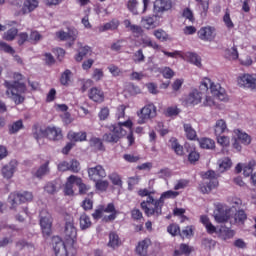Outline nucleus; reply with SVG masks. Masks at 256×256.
I'll return each mask as SVG.
<instances>
[{
  "label": "nucleus",
  "mask_w": 256,
  "mask_h": 256,
  "mask_svg": "<svg viewBox=\"0 0 256 256\" xmlns=\"http://www.w3.org/2000/svg\"><path fill=\"white\" fill-rule=\"evenodd\" d=\"M200 91H208L202 103L204 107H218V101L227 103L229 96L221 84L213 82L210 78H203L199 86Z\"/></svg>",
  "instance_id": "1"
},
{
  "label": "nucleus",
  "mask_w": 256,
  "mask_h": 256,
  "mask_svg": "<svg viewBox=\"0 0 256 256\" xmlns=\"http://www.w3.org/2000/svg\"><path fill=\"white\" fill-rule=\"evenodd\" d=\"M123 127L128 129V135L127 130ZM109 131V133L103 135V141H106V143H119V140L123 139L125 135H127L126 139L130 147L135 143V137L133 136V119H131V117H128L124 122H118L117 124L110 126Z\"/></svg>",
  "instance_id": "2"
},
{
  "label": "nucleus",
  "mask_w": 256,
  "mask_h": 256,
  "mask_svg": "<svg viewBox=\"0 0 256 256\" xmlns=\"http://www.w3.org/2000/svg\"><path fill=\"white\" fill-rule=\"evenodd\" d=\"M200 221L209 235H217L218 239H221V241H229V239H233L235 237V230L225 225L220 226L218 229L213 225V223H211V220H209V217L207 216H201Z\"/></svg>",
  "instance_id": "3"
},
{
  "label": "nucleus",
  "mask_w": 256,
  "mask_h": 256,
  "mask_svg": "<svg viewBox=\"0 0 256 256\" xmlns=\"http://www.w3.org/2000/svg\"><path fill=\"white\" fill-rule=\"evenodd\" d=\"M33 135L34 138L38 141L43 139V137H46L50 141H61V139H63V131L61 128L56 126H49L45 130L36 128Z\"/></svg>",
  "instance_id": "4"
},
{
  "label": "nucleus",
  "mask_w": 256,
  "mask_h": 256,
  "mask_svg": "<svg viewBox=\"0 0 256 256\" xmlns=\"http://www.w3.org/2000/svg\"><path fill=\"white\" fill-rule=\"evenodd\" d=\"M7 91L6 95L10 97V99H13V101L16 103V105H19L25 101V98L21 96L20 93H25V84L22 82L14 81L11 82H5Z\"/></svg>",
  "instance_id": "5"
},
{
  "label": "nucleus",
  "mask_w": 256,
  "mask_h": 256,
  "mask_svg": "<svg viewBox=\"0 0 256 256\" xmlns=\"http://www.w3.org/2000/svg\"><path fill=\"white\" fill-rule=\"evenodd\" d=\"M232 146L238 152L243 149L242 145H251V136L241 129H234L232 131Z\"/></svg>",
  "instance_id": "6"
},
{
  "label": "nucleus",
  "mask_w": 256,
  "mask_h": 256,
  "mask_svg": "<svg viewBox=\"0 0 256 256\" xmlns=\"http://www.w3.org/2000/svg\"><path fill=\"white\" fill-rule=\"evenodd\" d=\"M138 125H145L147 121L157 117V107L154 104H147L136 113Z\"/></svg>",
  "instance_id": "7"
},
{
  "label": "nucleus",
  "mask_w": 256,
  "mask_h": 256,
  "mask_svg": "<svg viewBox=\"0 0 256 256\" xmlns=\"http://www.w3.org/2000/svg\"><path fill=\"white\" fill-rule=\"evenodd\" d=\"M141 208L147 217H151L152 215H161L163 206L157 204V200L153 196H149L146 201L141 202Z\"/></svg>",
  "instance_id": "8"
},
{
  "label": "nucleus",
  "mask_w": 256,
  "mask_h": 256,
  "mask_svg": "<svg viewBox=\"0 0 256 256\" xmlns=\"http://www.w3.org/2000/svg\"><path fill=\"white\" fill-rule=\"evenodd\" d=\"M213 217L216 223H227L231 219V209L227 205L217 203L215 204Z\"/></svg>",
  "instance_id": "9"
},
{
  "label": "nucleus",
  "mask_w": 256,
  "mask_h": 256,
  "mask_svg": "<svg viewBox=\"0 0 256 256\" xmlns=\"http://www.w3.org/2000/svg\"><path fill=\"white\" fill-rule=\"evenodd\" d=\"M236 83L238 87L250 89V91H256V74H240L236 79Z\"/></svg>",
  "instance_id": "10"
},
{
  "label": "nucleus",
  "mask_w": 256,
  "mask_h": 256,
  "mask_svg": "<svg viewBox=\"0 0 256 256\" xmlns=\"http://www.w3.org/2000/svg\"><path fill=\"white\" fill-rule=\"evenodd\" d=\"M75 185L79 187V193H83V180L75 175H71L67 178L64 185L65 195H74L75 194Z\"/></svg>",
  "instance_id": "11"
},
{
  "label": "nucleus",
  "mask_w": 256,
  "mask_h": 256,
  "mask_svg": "<svg viewBox=\"0 0 256 256\" xmlns=\"http://www.w3.org/2000/svg\"><path fill=\"white\" fill-rule=\"evenodd\" d=\"M63 241L66 242L68 247H73L77 241V228L73 222H67L64 230Z\"/></svg>",
  "instance_id": "12"
},
{
  "label": "nucleus",
  "mask_w": 256,
  "mask_h": 256,
  "mask_svg": "<svg viewBox=\"0 0 256 256\" xmlns=\"http://www.w3.org/2000/svg\"><path fill=\"white\" fill-rule=\"evenodd\" d=\"M53 225V217L51 216V213L47 210H42L40 212V226L42 229L43 235H51V227Z\"/></svg>",
  "instance_id": "13"
},
{
  "label": "nucleus",
  "mask_w": 256,
  "mask_h": 256,
  "mask_svg": "<svg viewBox=\"0 0 256 256\" xmlns=\"http://www.w3.org/2000/svg\"><path fill=\"white\" fill-rule=\"evenodd\" d=\"M28 201H33V194L31 192L11 193L9 196V203H11L13 208Z\"/></svg>",
  "instance_id": "14"
},
{
  "label": "nucleus",
  "mask_w": 256,
  "mask_h": 256,
  "mask_svg": "<svg viewBox=\"0 0 256 256\" xmlns=\"http://www.w3.org/2000/svg\"><path fill=\"white\" fill-rule=\"evenodd\" d=\"M204 179H209V183L207 186H200V191L203 193H211L213 189H217L219 187V181L217 180V174L213 170H209L204 174Z\"/></svg>",
  "instance_id": "15"
},
{
  "label": "nucleus",
  "mask_w": 256,
  "mask_h": 256,
  "mask_svg": "<svg viewBox=\"0 0 256 256\" xmlns=\"http://www.w3.org/2000/svg\"><path fill=\"white\" fill-rule=\"evenodd\" d=\"M197 35L201 41L211 43V41H215V38L217 37V29L212 26H204L198 30Z\"/></svg>",
  "instance_id": "16"
},
{
  "label": "nucleus",
  "mask_w": 256,
  "mask_h": 256,
  "mask_svg": "<svg viewBox=\"0 0 256 256\" xmlns=\"http://www.w3.org/2000/svg\"><path fill=\"white\" fill-rule=\"evenodd\" d=\"M201 101H203L201 92L195 89L184 97L183 104L186 105V107H195V105H199Z\"/></svg>",
  "instance_id": "17"
},
{
  "label": "nucleus",
  "mask_w": 256,
  "mask_h": 256,
  "mask_svg": "<svg viewBox=\"0 0 256 256\" xmlns=\"http://www.w3.org/2000/svg\"><path fill=\"white\" fill-rule=\"evenodd\" d=\"M54 243V253L56 256H67L69 255V249H73V246L67 245V242L59 238H54Z\"/></svg>",
  "instance_id": "18"
},
{
  "label": "nucleus",
  "mask_w": 256,
  "mask_h": 256,
  "mask_svg": "<svg viewBox=\"0 0 256 256\" xmlns=\"http://www.w3.org/2000/svg\"><path fill=\"white\" fill-rule=\"evenodd\" d=\"M88 176L91 181H99V179H105L107 177V172L103 166L97 165L88 169Z\"/></svg>",
  "instance_id": "19"
},
{
  "label": "nucleus",
  "mask_w": 256,
  "mask_h": 256,
  "mask_svg": "<svg viewBox=\"0 0 256 256\" xmlns=\"http://www.w3.org/2000/svg\"><path fill=\"white\" fill-rule=\"evenodd\" d=\"M172 7L171 0H156L153 5V12L155 15H159V13L171 10Z\"/></svg>",
  "instance_id": "20"
},
{
  "label": "nucleus",
  "mask_w": 256,
  "mask_h": 256,
  "mask_svg": "<svg viewBox=\"0 0 256 256\" xmlns=\"http://www.w3.org/2000/svg\"><path fill=\"white\" fill-rule=\"evenodd\" d=\"M77 35L76 29H68L67 31L59 30L56 32V39H58V41H75Z\"/></svg>",
  "instance_id": "21"
},
{
  "label": "nucleus",
  "mask_w": 256,
  "mask_h": 256,
  "mask_svg": "<svg viewBox=\"0 0 256 256\" xmlns=\"http://www.w3.org/2000/svg\"><path fill=\"white\" fill-rule=\"evenodd\" d=\"M255 166H256L255 160H250L248 163H245V164L238 163L235 167L236 173H241V171H243L244 177H249V175L253 173Z\"/></svg>",
  "instance_id": "22"
},
{
  "label": "nucleus",
  "mask_w": 256,
  "mask_h": 256,
  "mask_svg": "<svg viewBox=\"0 0 256 256\" xmlns=\"http://www.w3.org/2000/svg\"><path fill=\"white\" fill-rule=\"evenodd\" d=\"M17 160H12L2 168V175L4 179H12L17 171Z\"/></svg>",
  "instance_id": "23"
},
{
  "label": "nucleus",
  "mask_w": 256,
  "mask_h": 256,
  "mask_svg": "<svg viewBox=\"0 0 256 256\" xmlns=\"http://www.w3.org/2000/svg\"><path fill=\"white\" fill-rule=\"evenodd\" d=\"M88 96L89 99H91L95 103H103V101H105V93H103V90L97 87L91 88Z\"/></svg>",
  "instance_id": "24"
},
{
  "label": "nucleus",
  "mask_w": 256,
  "mask_h": 256,
  "mask_svg": "<svg viewBox=\"0 0 256 256\" xmlns=\"http://www.w3.org/2000/svg\"><path fill=\"white\" fill-rule=\"evenodd\" d=\"M214 135H223V133L229 132L227 127V121L224 119H218L213 126Z\"/></svg>",
  "instance_id": "25"
},
{
  "label": "nucleus",
  "mask_w": 256,
  "mask_h": 256,
  "mask_svg": "<svg viewBox=\"0 0 256 256\" xmlns=\"http://www.w3.org/2000/svg\"><path fill=\"white\" fill-rule=\"evenodd\" d=\"M184 61H188V63L195 65V67H199V68L203 67V64L201 63V56L193 52H185Z\"/></svg>",
  "instance_id": "26"
},
{
  "label": "nucleus",
  "mask_w": 256,
  "mask_h": 256,
  "mask_svg": "<svg viewBox=\"0 0 256 256\" xmlns=\"http://www.w3.org/2000/svg\"><path fill=\"white\" fill-rule=\"evenodd\" d=\"M184 129V135L186 139L189 141H197L199 138H197V131L190 123H184L183 124Z\"/></svg>",
  "instance_id": "27"
},
{
  "label": "nucleus",
  "mask_w": 256,
  "mask_h": 256,
  "mask_svg": "<svg viewBox=\"0 0 256 256\" xmlns=\"http://www.w3.org/2000/svg\"><path fill=\"white\" fill-rule=\"evenodd\" d=\"M67 139H69V141H71L72 143L87 141V133L70 131L67 134Z\"/></svg>",
  "instance_id": "28"
},
{
  "label": "nucleus",
  "mask_w": 256,
  "mask_h": 256,
  "mask_svg": "<svg viewBox=\"0 0 256 256\" xmlns=\"http://www.w3.org/2000/svg\"><path fill=\"white\" fill-rule=\"evenodd\" d=\"M138 43H139L140 47H143V48L151 47L152 49H154L156 51H161V45L157 44V42H154L149 37L141 38Z\"/></svg>",
  "instance_id": "29"
},
{
  "label": "nucleus",
  "mask_w": 256,
  "mask_h": 256,
  "mask_svg": "<svg viewBox=\"0 0 256 256\" xmlns=\"http://www.w3.org/2000/svg\"><path fill=\"white\" fill-rule=\"evenodd\" d=\"M155 19H157V14L154 16L142 17L141 25L144 27V29H155V27H157V22Z\"/></svg>",
  "instance_id": "30"
},
{
  "label": "nucleus",
  "mask_w": 256,
  "mask_h": 256,
  "mask_svg": "<svg viewBox=\"0 0 256 256\" xmlns=\"http://www.w3.org/2000/svg\"><path fill=\"white\" fill-rule=\"evenodd\" d=\"M103 213H110V215L104 216V221H115L117 218V210H115L113 203H109L106 207H103Z\"/></svg>",
  "instance_id": "31"
},
{
  "label": "nucleus",
  "mask_w": 256,
  "mask_h": 256,
  "mask_svg": "<svg viewBox=\"0 0 256 256\" xmlns=\"http://www.w3.org/2000/svg\"><path fill=\"white\" fill-rule=\"evenodd\" d=\"M119 27V20H111L105 24L97 27L99 33H105V31H115Z\"/></svg>",
  "instance_id": "32"
},
{
  "label": "nucleus",
  "mask_w": 256,
  "mask_h": 256,
  "mask_svg": "<svg viewBox=\"0 0 256 256\" xmlns=\"http://www.w3.org/2000/svg\"><path fill=\"white\" fill-rule=\"evenodd\" d=\"M39 7V1L37 0H24V4L22 7L23 15L27 13H31V11H35Z\"/></svg>",
  "instance_id": "33"
},
{
  "label": "nucleus",
  "mask_w": 256,
  "mask_h": 256,
  "mask_svg": "<svg viewBox=\"0 0 256 256\" xmlns=\"http://www.w3.org/2000/svg\"><path fill=\"white\" fill-rule=\"evenodd\" d=\"M123 245V242L121 241V238H119V235L115 232H111L109 234V241H108V247H111V249H117Z\"/></svg>",
  "instance_id": "34"
},
{
  "label": "nucleus",
  "mask_w": 256,
  "mask_h": 256,
  "mask_svg": "<svg viewBox=\"0 0 256 256\" xmlns=\"http://www.w3.org/2000/svg\"><path fill=\"white\" fill-rule=\"evenodd\" d=\"M123 25L128 31L132 32L133 35H141V33H143V28L139 25L132 24L129 19L124 20Z\"/></svg>",
  "instance_id": "35"
},
{
  "label": "nucleus",
  "mask_w": 256,
  "mask_h": 256,
  "mask_svg": "<svg viewBox=\"0 0 256 256\" xmlns=\"http://www.w3.org/2000/svg\"><path fill=\"white\" fill-rule=\"evenodd\" d=\"M176 197H179V192L168 190L166 192H163L160 196V198L157 200V205L161 204L163 207V204L165 203V200L167 199H176Z\"/></svg>",
  "instance_id": "36"
},
{
  "label": "nucleus",
  "mask_w": 256,
  "mask_h": 256,
  "mask_svg": "<svg viewBox=\"0 0 256 256\" xmlns=\"http://www.w3.org/2000/svg\"><path fill=\"white\" fill-rule=\"evenodd\" d=\"M149 245H151V240L149 238L140 241L136 247V253H138V255H146Z\"/></svg>",
  "instance_id": "37"
},
{
  "label": "nucleus",
  "mask_w": 256,
  "mask_h": 256,
  "mask_svg": "<svg viewBox=\"0 0 256 256\" xmlns=\"http://www.w3.org/2000/svg\"><path fill=\"white\" fill-rule=\"evenodd\" d=\"M233 166V162L229 157L220 159L218 161V167L220 173H225V171H229V169Z\"/></svg>",
  "instance_id": "38"
},
{
  "label": "nucleus",
  "mask_w": 256,
  "mask_h": 256,
  "mask_svg": "<svg viewBox=\"0 0 256 256\" xmlns=\"http://www.w3.org/2000/svg\"><path fill=\"white\" fill-rule=\"evenodd\" d=\"M91 53V47L83 46L78 50V53L75 55V61L81 63V61H83V58L87 57V55H91Z\"/></svg>",
  "instance_id": "39"
},
{
  "label": "nucleus",
  "mask_w": 256,
  "mask_h": 256,
  "mask_svg": "<svg viewBox=\"0 0 256 256\" xmlns=\"http://www.w3.org/2000/svg\"><path fill=\"white\" fill-rule=\"evenodd\" d=\"M197 141L201 149H215V140L211 138H198Z\"/></svg>",
  "instance_id": "40"
},
{
  "label": "nucleus",
  "mask_w": 256,
  "mask_h": 256,
  "mask_svg": "<svg viewBox=\"0 0 256 256\" xmlns=\"http://www.w3.org/2000/svg\"><path fill=\"white\" fill-rule=\"evenodd\" d=\"M225 56L230 61H237V59H239V51H237V46L228 48L225 52Z\"/></svg>",
  "instance_id": "41"
},
{
  "label": "nucleus",
  "mask_w": 256,
  "mask_h": 256,
  "mask_svg": "<svg viewBox=\"0 0 256 256\" xmlns=\"http://www.w3.org/2000/svg\"><path fill=\"white\" fill-rule=\"evenodd\" d=\"M127 9L133 15H139V1H137V0H128Z\"/></svg>",
  "instance_id": "42"
},
{
  "label": "nucleus",
  "mask_w": 256,
  "mask_h": 256,
  "mask_svg": "<svg viewBox=\"0 0 256 256\" xmlns=\"http://www.w3.org/2000/svg\"><path fill=\"white\" fill-rule=\"evenodd\" d=\"M216 141L220 147H229L231 145V138L223 134L217 135Z\"/></svg>",
  "instance_id": "43"
},
{
  "label": "nucleus",
  "mask_w": 256,
  "mask_h": 256,
  "mask_svg": "<svg viewBox=\"0 0 256 256\" xmlns=\"http://www.w3.org/2000/svg\"><path fill=\"white\" fill-rule=\"evenodd\" d=\"M193 248L187 244H181L179 250L174 251V256L189 255Z\"/></svg>",
  "instance_id": "44"
},
{
  "label": "nucleus",
  "mask_w": 256,
  "mask_h": 256,
  "mask_svg": "<svg viewBox=\"0 0 256 256\" xmlns=\"http://www.w3.org/2000/svg\"><path fill=\"white\" fill-rule=\"evenodd\" d=\"M166 57L171 59H185V53L179 50H174L173 52H167L166 50H161Z\"/></svg>",
  "instance_id": "45"
},
{
  "label": "nucleus",
  "mask_w": 256,
  "mask_h": 256,
  "mask_svg": "<svg viewBox=\"0 0 256 256\" xmlns=\"http://www.w3.org/2000/svg\"><path fill=\"white\" fill-rule=\"evenodd\" d=\"M170 147L173 149L176 155H183V146H181L175 138L170 139Z\"/></svg>",
  "instance_id": "46"
},
{
  "label": "nucleus",
  "mask_w": 256,
  "mask_h": 256,
  "mask_svg": "<svg viewBox=\"0 0 256 256\" xmlns=\"http://www.w3.org/2000/svg\"><path fill=\"white\" fill-rule=\"evenodd\" d=\"M17 33H19L17 28H10L3 34V39L5 41H14L17 37Z\"/></svg>",
  "instance_id": "47"
},
{
  "label": "nucleus",
  "mask_w": 256,
  "mask_h": 256,
  "mask_svg": "<svg viewBox=\"0 0 256 256\" xmlns=\"http://www.w3.org/2000/svg\"><path fill=\"white\" fill-rule=\"evenodd\" d=\"M95 188L97 191H101L102 193L107 191V189H109V181L107 180H101V178L99 180H95Z\"/></svg>",
  "instance_id": "48"
},
{
  "label": "nucleus",
  "mask_w": 256,
  "mask_h": 256,
  "mask_svg": "<svg viewBox=\"0 0 256 256\" xmlns=\"http://www.w3.org/2000/svg\"><path fill=\"white\" fill-rule=\"evenodd\" d=\"M127 109V106L125 105H120L117 107L115 117L118 121V123H125L123 119H125V110Z\"/></svg>",
  "instance_id": "49"
},
{
  "label": "nucleus",
  "mask_w": 256,
  "mask_h": 256,
  "mask_svg": "<svg viewBox=\"0 0 256 256\" xmlns=\"http://www.w3.org/2000/svg\"><path fill=\"white\" fill-rule=\"evenodd\" d=\"M89 227H91V218H89L87 214H82L80 216V229L85 231V229H89Z\"/></svg>",
  "instance_id": "50"
},
{
  "label": "nucleus",
  "mask_w": 256,
  "mask_h": 256,
  "mask_svg": "<svg viewBox=\"0 0 256 256\" xmlns=\"http://www.w3.org/2000/svg\"><path fill=\"white\" fill-rule=\"evenodd\" d=\"M234 221L236 225H243L245 221H247V214H245V211L240 210L234 215Z\"/></svg>",
  "instance_id": "51"
},
{
  "label": "nucleus",
  "mask_w": 256,
  "mask_h": 256,
  "mask_svg": "<svg viewBox=\"0 0 256 256\" xmlns=\"http://www.w3.org/2000/svg\"><path fill=\"white\" fill-rule=\"evenodd\" d=\"M154 37L161 41L162 43L169 40V34L165 32L163 29H158L153 32Z\"/></svg>",
  "instance_id": "52"
},
{
  "label": "nucleus",
  "mask_w": 256,
  "mask_h": 256,
  "mask_svg": "<svg viewBox=\"0 0 256 256\" xmlns=\"http://www.w3.org/2000/svg\"><path fill=\"white\" fill-rule=\"evenodd\" d=\"M185 148L187 149L188 152L190 151L188 155V161H190V163H195L199 161L200 159L199 152H197L196 150H189V144H185Z\"/></svg>",
  "instance_id": "53"
},
{
  "label": "nucleus",
  "mask_w": 256,
  "mask_h": 256,
  "mask_svg": "<svg viewBox=\"0 0 256 256\" xmlns=\"http://www.w3.org/2000/svg\"><path fill=\"white\" fill-rule=\"evenodd\" d=\"M181 113V109H179L177 106H169L166 108L164 115L166 117H177Z\"/></svg>",
  "instance_id": "54"
},
{
  "label": "nucleus",
  "mask_w": 256,
  "mask_h": 256,
  "mask_svg": "<svg viewBox=\"0 0 256 256\" xmlns=\"http://www.w3.org/2000/svg\"><path fill=\"white\" fill-rule=\"evenodd\" d=\"M223 23L227 29L231 30L235 28V24L233 23V20L231 19V14L229 12H226L223 16Z\"/></svg>",
  "instance_id": "55"
},
{
  "label": "nucleus",
  "mask_w": 256,
  "mask_h": 256,
  "mask_svg": "<svg viewBox=\"0 0 256 256\" xmlns=\"http://www.w3.org/2000/svg\"><path fill=\"white\" fill-rule=\"evenodd\" d=\"M23 129V120H18L9 127V132L10 133H19Z\"/></svg>",
  "instance_id": "56"
},
{
  "label": "nucleus",
  "mask_w": 256,
  "mask_h": 256,
  "mask_svg": "<svg viewBox=\"0 0 256 256\" xmlns=\"http://www.w3.org/2000/svg\"><path fill=\"white\" fill-rule=\"evenodd\" d=\"M72 74L69 70H65L60 78L61 85H69L71 83Z\"/></svg>",
  "instance_id": "57"
},
{
  "label": "nucleus",
  "mask_w": 256,
  "mask_h": 256,
  "mask_svg": "<svg viewBox=\"0 0 256 256\" xmlns=\"http://www.w3.org/2000/svg\"><path fill=\"white\" fill-rule=\"evenodd\" d=\"M49 173V162H46L42 166L38 168V170L35 172L36 177H43L44 175H47Z\"/></svg>",
  "instance_id": "58"
},
{
  "label": "nucleus",
  "mask_w": 256,
  "mask_h": 256,
  "mask_svg": "<svg viewBox=\"0 0 256 256\" xmlns=\"http://www.w3.org/2000/svg\"><path fill=\"white\" fill-rule=\"evenodd\" d=\"M79 85H80V90L82 91V93H85V91H87L88 88L91 87V85H93V80H91V79L80 80Z\"/></svg>",
  "instance_id": "59"
},
{
  "label": "nucleus",
  "mask_w": 256,
  "mask_h": 256,
  "mask_svg": "<svg viewBox=\"0 0 256 256\" xmlns=\"http://www.w3.org/2000/svg\"><path fill=\"white\" fill-rule=\"evenodd\" d=\"M138 195L139 197H152L151 195H155V190L153 189H147V188H143L138 190Z\"/></svg>",
  "instance_id": "60"
},
{
  "label": "nucleus",
  "mask_w": 256,
  "mask_h": 256,
  "mask_svg": "<svg viewBox=\"0 0 256 256\" xmlns=\"http://www.w3.org/2000/svg\"><path fill=\"white\" fill-rule=\"evenodd\" d=\"M109 179L113 183V185H117L118 187H121V185H123V182L121 181V177L118 176V174L116 173L110 174Z\"/></svg>",
  "instance_id": "61"
},
{
  "label": "nucleus",
  "mask_w": 256,
  "mask_h": 256,
  "mask_svg": "<svg viewBox=\"0 0 256 256\" xmlns=\"http://www.w3.org/2000/svg\"><path fill=\"white\" fill-rule=\"evenodd\" d=\"M202 245L206 248V249H215V246L217 245V242L213 239H209V238H205L202 241Z\"/></svg>",
  "instance_id": "62"
},
{
  "label": "nucleus",
  "mask_w": 256,
  "mask_h": 256,
  "mask_svg": "<svg viewBox=\"0 0 256 256\" xmlns=\"http://www.w3.org/2000/svg\"><path fill=\"white\" fill-rule=\"evenodd\" d=\"M157 176L159 179H169V177H171V170L168 168H163L157 172Z\"/></svg>",
  "instance_id": "63"
},
{
  "label": "nucleus",
  "mask_w": 256,
  "mask_h": 256,
  "mask_svg": "<svg viewBox=\"0 0 256 256\" xmlns=\"http://www.w3.org/2000/svg\"><path fill=\"white\" fill-rule=\"evenodd\" d=\"M69 165H70V171H72V173H79V171L81 170V165L77 160H71L69 162Z\"/></svg>",
  "instance_id": "64"
}]
</instances>
